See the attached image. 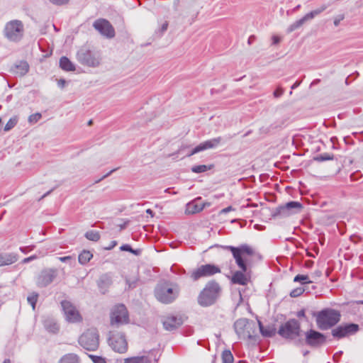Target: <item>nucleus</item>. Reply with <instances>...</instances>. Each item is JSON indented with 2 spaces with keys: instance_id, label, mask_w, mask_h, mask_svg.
<instances>
[{
  "instance_id": "1",
  "label": "nucleus",
  "mask_w": 363,
  "mask_h": 363,
  "mask_svg": "<svg viewBox=\"0 0 363 363\" xmlns=\"http://www.w3.org/2000/svg\"><path fill=\"white\" fill-rule=\"evenodd\" d=\"M221 247L232 252L235 263L240 269L233 274L232 283L242 286L247 285L250 279L247 257L255 255L253 248L247 244H242L238 247L225 245Z\"/></svg>"
},
{
  "instance_id": "2",
  "label": "nucleus",
  "mask_w": 363,
  "mask_h": 363,
  "mask_svg": "<svg viewBox=\"0 0 363 363\" xmlns=\"http://www.w3.org/2000/svg\"><path fill=\"white\" fill-rule=\"evenodd\" d=\"M341 314L337 310L326 308L315 314V320L320 330H328L335 326L340 320Z\"/></svg>"
},
{
  "instance_id": "3",
  "label": "nucleus",
  "mask_w": 363,
  "mask_h": 363,
  "mask_svg": "<svg viewBox=\"0 0 363 363\" xmlns=\"http://www.w3.org/2000/svg\"><path fill=\"white\" fill-rule=\"evenodd\" d=\"M179 291L177 284L169 282L160 283L155 287V296L160 302L168 304L177 298Z\"/></svg>"
},
{
  "instance_id": "4",
  "label": "nucleus",
  "mask_w": 363,
  "mask_h": 363,
  "mask_svg": "<svg viewBox=\"0 0 363 363\" xmlns=\"http://www.w3.org/2000/svg\"><path fill=\"white\" fill-rule=\"evenodd\" d=\"M220 292V287L216 281L208 282L198 297L199 304L203 307L213 305L218 298Z\"/></svg>"
},
{
  "instance_id": "5",
  "label": "nucleus",
  "mask_w": 363,
  "mask_h": 363,
  "mask_svg": "<svg viewBox=\"0 0 363 363\" xmlns=\"http://www.w3.org/2000/svg\"><path fill=\"white\" fill-rule=\"evenodd\" d=\"M24 24L18 19L11 20L6 23L3 34L10 42L18 43L24 36Z\"/></svg>"
},
{
  "instance_id": "6",
  "label": "nucleus",
  "mask_w": 363,
  "mask_h": 363,
  "mask_svg": "<svg viewBox=\"0 0 363 363\" xmlns=\"http://www.w3.org/2000/svg\"><path fill=\"white\" fill-rule=\"evenodd\" d=\"M79 345L86 350L95 351L99 345V335L96 328L86 330L79 338Z\"/></svg>"
},
{
  "instance_id": "7",
  "label": "nucleus",
  "mask_w": 363,
  "mask_h": 363,
  "mask_svg": "<svg viewBox=\"0 0 363 363\" xmlns=\"http://www.w3.org/2000/svg\"><path fill=\"white\" fill-rule=\"evenodd\" d=\"M301 332L300 323L292 318L282 324L277 333L284 339L294 340L300 336Z\"/></svg>"
},
{
  "instance_id": "8",
  "label": "nucleus",
  "mask_w": 363,
  "mask_h": 363,
  "mask_svg": "<svg viewBox=\"0 0 363 363\" xmlns=\"http://www.w3.org/2000/svg\"><path fill=\"white\" fill-rule=\"evenodd\" d=\"M110 318L111 325L116 328L128 323L129 315L125 305L118 304L115 306L111 310Z\"/></svg>"
},
{
  "instance_id": "9",
  "label": "nucleus",
  "mask_w": 363,
  "mask_h": 363,
  "mask_svg": "<svg viewBox=\"0 0 363 363\" xmlns=\"http://www.w3.org/2000/svg\"><path fill=\"white\" fill-rule=\"evenodd\" d=\"M76 57L80 64L90 67H96L100 64L97 55L84 47L77 51Z\"/></svg>"
},
{
  "instance_id": "10",
  "label": "nucleus",
  "mask_w": 363,
  "mask_h": 363,
  "mask_svg": "<svg viewBox=\"0 0 363 363\" xmlns=\"http://www.w3.org/2000/svg\"><path fill=\"white\" fill-rule=\"evenodd\" d=\"M234 328L240 339H254L252 330L255 328V324L250 323L247 318L237 320L234 323Z\"/></svg>"
},
{
  "instance_id": "11",
  "label": "nucleus",
  "mask_w": 363,
  "mask_h": 363,
  "mask_svg": "<svg viewBox=\"0 0 363 363\" xmlns=\"http://www.w3.org/2000/svg\"><path fill=\"white\" fill-rule=\"evenodd\" d=\"M302 209V204L298 201H289L284 206L277 208L272 213V216L287 217L296 213Z\"/></svg>"
},
{
  "instance_id": "12",
  "label": "nucleus",
  "mask_w": 363,
  "mask_h": 363,
  "mask_svg": "<svg viewBox=\"0 0 363 363\" xmlns=\"http://www.w3.org/2000/svg\"><path fill=\"white\" fill-rule=\"evenodd\" d=\"M57 276V270L53 268L43 269L36 277L38 287L44 288L50 285Z\"/></svg>"
},
{
  "instance_id": "13",
  "label": "nucleus",
  "mask_w": 363,
  "mask_h": 363,
  "mask_svg": "<svg viewBox=\"0 0 363 363\" xmlns=\"http://www.w3.org/2000/svg\"><path fill=\"white\" fill-rule=\"evenodd\" d=\"M220 272V269L218 266L215 264H207L201 265L196 270L193 271L191 274V278L194 281H197L201 277L213 276Z\"/></svg>"
},
{
  "instance_id": "14",
  "label": "nucleus",
  "mask_w": 363,
  "mask_h": 363,
  "mask_svg": "<svg viewBox=\"0 0 363 363\" xmlns=\"http://www.w3.org/2000/svg\"><path fill=\"white\" fill-rule=\"evenodd\" d=\"M108 343L111 348L118 353H124L128 350V342L122 333H111Z\"/></svg>"
},
{
  "instance_id": "15",
  "label": "nucleus",
  "mask_w": 363,
  "mask_h": 363,
  "mask_svg": "<svg viewBox=\"0 0 363 363\" xmlns=\"http://www.w3.org/2000/svg\"><path fill=\"white\" fill-rule=\"evenodd\" d=\"M61 306L65 315L66 320L70 323L80 322L82 319L76 307L69 301H62Z\"/></svg>"
},
{
  "instance_id": "16",
  "label": "nucleus",
  "mask_w": 363,
  "mask_h": 363,
  "mask_svg": "<svg viewBox=\"0 0 363 363\" xmlns=\"http://www.w3.org/2000/svg\"><path fill=\"white\" fill-rule=\"evenodd\" d=\"M359 329V325L356 323H347L341 325L332 330V335L334 337L340 339L347 336L355 334Z\"/></svg>"
},
{
  "instance_id": "17",
  "label": "nucleus",
  "mask_w": 363,
  "mask_h": 363,
  "mask_svg": "<svg viewBox=\"0 0 363 363\" xmlns=\"http://www.w3.org/2000/svg\"><path fill=\"white\" fill-rule=\"evenodd\" d=\"M94 28L102 35L107 38H113L115 35V29L110 22L104 18H100L94 22Z\"/></svg>"
},
{
  "instance_id": "18",
  "label": "nucleus",
  "mask_w": 363,
  "mask_h": 363,
  "mask_svg": "<svg viewBox=\"0 0 363 363\" xmlns=\"http://www.w3.org/2000/svg\"><path fill=\"white\" fill-rule=\"evenodd\" d=\"M326 342V337L323 333L311 329L306 333V342L312 347H318Z\"/></svg>"
},
{
  "instance_id": "19",
  "label": "nucleus",
  "mask_w": 363,
  "mask_h": 363,
  "mask_svg": "<svg viewBox=\"0 0 363 363\" xmlns=\"http://www.w3.org/2000/svg\"><path fill=\"white\" fill-rule=\"evenodd\" d=\"M222 141L221 137L215 138L206 141H204L203 143H200L199 145H197L196 147L192 149V150L187 154V156L190 157L193 155H195L198 152H200L201 151L208 150V149H213L217 147L220 142Z\"/></svg>"
},
{
  "instance_id": "20",
  "label": "nucleus",
  "mask_w": 363,
  "mask_h": 363,
  "mask_svg": "<svg viewBox=\"0 0 363 363\" xmlns=\"http://www.w3.org/2000/svg\"><path fill=\"white\" fill-rule=\"evenodd\" d=\"M182 324V318L176 316L167 317L163 321V325L164 329L169 331H172L177 329Z\"/></svg>"
},
{
  "instance_id": "21",
  "label": "nucleus",
  "mask_w": 363,
  "mask_h": 363,
  "mask_svg": "<svg viewBox=\"0 0 363 363\" xmlns=\"http://www.w3.org/2000/svg\"><path fill=\"white\" fill-rule=\"evenodd\" d=\"M204 208V204L199 202V200H194L186 204V214H194L201 211Z\"/></svg>"
},
{
  "instance_id": "22",
  "label": "nucleus",
  "mask_w": 363,
  "mask_h": 363,
  "mask_svg": "<svg viewBox=\"0 0 363 363\" xmlns=\"http://www.w3.org/2000/svg\"><path fill=\"white\" fill-rule=\"evenodd\" d=\"M18 258V255L16 253H1L0 254V267L13 264Z\"/></svg>"
},
{
  "instance_id": "23",
  "label": "nucleus",
  "mask_w": 363,
  "mask_h": 363,
  "mask_svg": "<svg viewBox=\"0 0 363 363\" xmlns=\"http://www.w3.org/2000/svg\"><path fill=\"white\" fill-rule=\"evenodd\" d=\"M29 70V65L26 61H21L18 64L15 65L13 68V72L19 76H24Z\"/></svg>"
},
{
  "instance_id": "24",
  "label": "nucleus",
  "mask_w": 363,
  "mask_h": 363,
  "mask_svg": "<svg viewBox=\"0 0 363 363\" xmlns=\"http://www.w3.org/2000/svg\"><path fill=\"white\" fill-rule=\"evenodd\" d=\"M60 67L62 69L67 72L75 70L74 65L69 60L68 57L65 56L60 59Z\"/></svg>"
},
{
  "instance_id": "25",
  "label": "nucleus",
  "mask_w": 363,
  "mask_h": 363,
  "mask_svg": "<svg viewBox=\"0 0 363 363\" xmlns=\"http://www.w3.org/2000/svg\"><path fill=\"white\" fill-rule=\"evenodd\" d=\"M259 328L260 333L262 336L266 337H271L275 335L276 334V328L273 326H267L264 328L261 321H258Z\"/></svg>"
},
{
  "instance_id": "26",
  "label": "nucleus",
  "mask_w": 363,
  "mask_h": 363,
  "mask_svg": "<svg viewBox=\"0 0 363 363\" xmlns=\"http://www.w3.org/2000/svg\"><path fill=\"white\" fill-rule=\"evenodd\" d=\"M43 325L48 332L52 333H56L59 330V325L53 319L51 318H46L44 320Z\"/></svg>"
},
{
  "instance_id": "27",
  "label": "nucleus",
  "mask_w": 363,
  "mask_h": 363,
  "mask_svg": "<svg viewBox=\"0 0 363 363\" xmlns=\"http://www.w3.org/2000/svg\"><path fill=\"white\" fill-rule=\"evenodd\" d=\"M310 21L309 18L308 17V16L306 14L303 17H302L301 18H300L299 20L295 21L294 23H293L292 24H291L286 29V32L288 33H292L293 31L297 30L298 28H299L300 27H301L304 23H306V21Z\"/></svg>"
},
{
  "instance_id": "28",
  "label": "nucleus",
  "mask_w": 363,
  "mask_h": 363,
  "mask_svg": "<svg viewBox=\"0 0 363 363\" xmlns=\"http://www.w3.org/2000/svg\"><path fill=\"white\" fill-rule=\"evenodd\" d=\"M59 363H79V359L77 354L69 353L64 355Z\"/></svg>"
},
{
  "instance_id": "29",
  "label": "nucleus",
  "mask_w": 363,
  "mask_h": 363,
  "mask_svg": "<svg viewBox=\"0 0 363 363\" xmlns=\"http://www.w3.org/2000/svg\"><path fill=\"white\" fill-rule=\"evenodd\" d=\"M93 255L92 253L89 250H83L78 257L79 262L81 264H86L88 263L90 259L92 258Z\"/></svg>"
},
{
  "instance_id": "30",
  "label": "nucleus",
  "mask_w": 363,
  "mask_h": 363,
  "mask_svg": "<svg viewBox=\"0 0 363 363\" xmlns=\"http://www.w3.org/2000/svg\"><path fill=\"white\" fill-rule=\"evenodd\" d=\"M125 363H151V361L146 357H133L125 359Z\"/></svg>"
},
{
  "instance_id": "31",
  "label": "nucleus",
  "mask_w": 363,
  "mask_h": 363,
  "mask_svg": "<svg viewBox=\"0 0 363 363\" xmlns=\"http://www.w3.org/2000/svg\"><path fill=\"white\" fill-rule=\"evenodd\" d=\"M221 358L223 363H233L234 361L233 355L229 350L223 351Z\"/></svg>"
},
{
  "instance_id": "32",
  "label": "nucleus",
  "mask_w": 363,
  "mask_h": 363,
  "mask_svg": "<svg viewBox=\"0 0 363 363\" xmlns=\"http://www.w3.org/2000/svg\"><path fill=\"white\" fill-rule=\"evenodd\" d=\"M39 294L37 292H32L27 297L28 303L32 306L33 310L35 309V305L38 299Z\"/></svg>"
},
{
  "instance_id": "33",
  "label": "nucleus",
  "mask_w": 363,
  "mask_h": 363,
  "mask_svg": "<svg viewBox=\"0 0 363 363\" xmlns=\"http://www.w3.org/2000/svg\"><path fill=\"white\" fill-rule=\"evenodd\" d=\"M212 167H213V165H208V166L205 165V164L195 165L191 167V171L194 173L199 174V173H202V172H205L208 170H210V169H211Z\"/></svg>"
},
{
  "instance_id": "34",
  "label": "nucleus",
  "mask_w": 363,
  "mask_h": 363,
  "mask_svg": "<svg viewBox=\"0 0 363 363\" xmlns=\"http://www.w3.org/2000/svg\"><path fill=\"white\" fill-rule=\"evenodd\" d=\"M84 236L89 240L94 242H96L100 239V234L96 230H89L85 233Z\"/></svg>"
},
{
  "instance_id": "35",
  "label": "nucleus",
  "mask_w": 363,
  "mask_h": 363,
  "mask_svg": "<svg viewBox=\"0 0 363 363\" xmlns=\"http://www.w3.org/2000/svg\"><path fill=\"white\" fill-rule=\"evenodd\" d=\"M327 8H328V5L323 4L321 6H320L319 8L306 13V15L308 16V17L309 18L310 20H312L315 16H316L319 15L320 13H321L322 12H323Z\"/></svg>"
},
{
  "instance_id": "36",
  "label": "nucleus",
  "mask_w": 363,
  "mask_h": 363,
  "mask_svg": "<svg viewBox=\"0 0 363 363\" xmlns=\"http://www.w3.org/2000/svg\"><path fill=\"white\" fill-rule=\"evenodd\" d=\"M294 281L301 282V284H311L314 282V281L309 279V277L308 275L304 274H297L294 277Z\"/></svg>"
},
{
  "instance_id": "37",
  "label": "nucleus",
  "mask_w": 363,
  "mask_h": 363,
  "mask_svg": "<svg viewBox=\"0 0 363 363\" xmlns=\"http://www.w3.org/2000/svg\"><path fill=\"white\" fill-rule=\"evenodd\" d=\"M333 155L330 153H323L319 155H317L314 157V160L317 162H324L328 160H333Z\"/></svg>"
},
{
  "instance_id": "38",
  "label": "nucleus",
  "mask_w": 363,
  "mask_h": 363,
  "mask_svg": "<svg viewBox=\"0 0 363 363\" xmlns=\"http://www.w3.org/2000/svg\"><path fill=\"white\" fill-rule=\"evenodd\" d=\"M111 284V279L107 275H103L101 277L99 281V287L102 288L103 286H108Z\"/></svg>"
},
{
  "instance_id": "39",
  "label": "nucleus",
  "mask_w": 363,
  "mask_h": 363,
  "mask_svg": "<svg viewBox=\"0 0 363 363\" xmlns=\"http://www.w3.org/2000/svg\"><path fill=\"white\" fill-rule=\"evenodd\" d=\"M16 123H17V119L16 118H10L4 126V130L5 131L10 130L16 125Z\"/></svg>"
},
{
  "instance_id": "40",
  "label": "nucleus",
  "mask_w": 363,
  "mask_h": 363,
  "mask_svg": "<svg viewBox=\"0 0 363 363\" xmlns=\"http://www.w3.org/2000/svg\"><path fill=\"white\" fill-rule=\"evenodd\" d=\"M304 291L305 289L303 287H297L290 292V296L293 298L298 297L301 296Z\"/></svg>"
},
{
  "instance_id": "41",
  "label": "nucleus",
  "mask_w": 363,
  "mask_h": 363,
  "mask_svg": "<svg viewBox=\"0 0 363 363\" xmlns=\"http://www.w3.org/2000/svg\"><path fill=\"white\" fill-rule=\"evenodd\" d=\"M138 278L135 277L133 279L126 278L125 281L127 285L128 286V289H132L136 287L137 283L138 281Z\"/></svg>"
},
{
  "instance_id": "42",
  "label": "nucleus",
  "mask_w": 363,
  "mask_h": 363,
  "mask_svg": "<svg viewBox=\"0 0 363 363\" xmlns=\"http://www.w3.org/2000/svg\"><path fill=\"white\" fill-rule=\"evenodd\" d=\"M41 118V114L40 113H36L32 114L28 118V121L32 123H37Z\"/></svg>"
},
{
  "instance_id": "43",
  "label": "nucleus",
  "mask_w": 363,
  "mask_h": 363,
  "mask_svg": "<svg viewBox=\"0 0 363 363\" xmlns=\"http://www.w3.org/2000/svg\"><path fill=\"white\" fill-rule=\"evenodd\" d=\"M94 363H106L104 358L93 354L89 355Z\"/></svg>"
},
{
  "instance_id": "44",
  "label": "nucleus",
  "mask_w": 363,
  "mask_h": 363,
  "mask_svg": "<svg viewBox=\"0 0 363 363\" xmlns=\"http://www.w3.org/2000/svg\"><path fill=\"white\" fill-rule=\"evenodd\" d=\"M345 18V15L344 14H340V15H337V16H335L334 18V21H333V23L335 25V26H338L340 23V22L344 20Z\"/></svg>"
},
{
  "instance_id": "45",
  "label": "nucleus",
  "mask_w": 363,
  "mask_h": 363,
  "mask_svg": "<svg viewBox=\"0 0 363 363\" xmlns=\"http://www.w3.org/2000/svg\"><path fill=\"white\" fill-rule=\"evenodd\" d=\"M284 89L281 87H278L273 93V95L275 98L280 97L284 94Z\"/></svg>"
},
{
  "instance_id": "46",
  "label": "nucleus",
  "mask_w": 363,
  "mask_h": 363,
  "mask_svg": "<svg viewBox=\"0 0 363 363\" xmlns=\"http://www.w3.org/2000/svg\"><path fill=\"white\" fill-rule=\"evenodd\" d=\"M34 249V246L33 245H31V246H26V247H20V250L24 253V254H26L28 253V252L33 250Z\"/></svg>"
},
{
  "instance_id": "47",
  "label": "nucleus",
  "mask_w": 363,
  "mask_h": 363,
  "mask_svg": "<svg viewBox=\"0 0 363 363\" xmlns=\"http://www.w3.org/2000/svg\"><path fill=\"white\" fill-rule=\"evenodd\" d=\"M52 4L55 5H64L68 3L69 0H49Z\"/></svg>"
},
{
  "instance_id": "48",
  "label": "nucleus",
  "mask_w": 363,
  "mask_h": 363,
  "mask_svg": "<svg viewBox=\"0 0 363 363\" xmlns=\"http://www.w3.org/2000/svg\"><path fill=\"white\" fill-rule=\"evenodd\" d=\"M120 250L121 251H127V252H131L133 248L131 247V246L130 245L125 244L120 247Z\"/></svg>"
},
{
  "instance_id": "49",
  "label": "nucleus",
  "mask_w": 363,
  "mask_h": 363,
  "mask_svg": "<svg viewBox=\"0 0 363 363\" xmlns=\"http://www.w3.org/2000/svg\"><path fill=\"white\" fill-rule=\"evenodd\" d=\"M117 169V168L116 169H113L112 170H111L110 172H108L107 174H106L105 175H104L101 178H100L99 179L96 180L95 182V183H99V182H101V180H103L104 179L108 177V176H110L113 172H115L116 170Z\"/></svg>"
},
{
  "instance_id": "50",
  "label": "nucleus",
  "mask_w": 363,
  "mask_h": 363,
  "mask_svg": "<svg viewBox=\"0 0 363 363\" xmlns=\"http://www.w3.org/2000/svg\"><path fill=\"white\" fill-rule=\"evenodd\" d=\"M272 45H277L278 43H280L281 38H280V37H279L277 35H273L272 38Z\"/></svg>"
},
{
  "instance_id": "51",
  "label": "nucleus",
  "mask_w": 363,
  "mask_h": 363,
  "mask_svg": "<svg viewBox=\"0 0 363 363\" xmlns=\"http://www.w3.org/2000/svg\"><path fill=\"white\" fill-rule=\"evenodd\" d=\"M322 276V272L320 271V270H315L313 274H312V277L314 278V279H318L319 277H320Z\"/></svg>"
},
{
  "instance_id": "52",
  "label": "nucleus",
  "mask_w": 363,
  "mask_h": 363,
  "mask_svg": "<svg viewBox=\"0 0 363 363\" xmlns=\"http://www.w3.org/2000/svg\"><path fill=\"white\" fill-rule=\"evenodd\" d=\"M58 259L62 262H67L69 260H72V257L71 256H65V257H60Z\"/></svg>"
},
{
  "instance_id": "53",
  "label": "nucleus",
  "mask_w": 363,
  "mask_h": 363,
  "mask_svg": "<svg viewBox=\"0 0 363 363\" xmlns=\"http://www.w3.org/2000/svg\"><path fill=\"white\" fill-rule=\"evenodd\" d=\"M37 258V256L36 255H32V256H30L28 257H26L23 260V263H28V262H30L34 259H35Z\"/></svg>"
},
{
  "instance_id": "54",
  "label": "nucleus",
  "mask_w": 363,
  "mask_h": 363,
  "mask_svg": "<svg viewBox=\"0 0 363 363\" xmlns=\"http://www.w3.org/2000/svg\"><path fill=\"white\" fill-rule=\"evenodd\" d=\"M233 208L232 206H228L227 208H223L220 211V214H225L231 211H233Z\"/></svg>"
},
{
  "instance_id": "55",
  "label": "nucleus",
  "mask_w": 363,
  "mask_h": 363,
  "mask_svg": "<svg viewBox=\"0 0 363 363\" xmlns=\"http://www.w3.org/2000/svg\"><path fill=\"white\" fill-rule=\"evenodd\" d=\"M116 245H117V241L113 240V241H111V242L109 246L105 247V250H111V249H113Z\"/></svg>"
},
{
  "instance_id": "56",
  "label": "nucleus",
  "mask_w": 363,
  "mask_h": 363,
  "mask_svg": "<svg viewBox=\"0 0 363 363\" xmlns=\"http://www.w3.org/2000/svg\"><path fill=\"white\" fill-rule=\"evenodd\" d=\"M65 84H66V81L63 79H60L57 82V85L60 88H63L65 86Z\"/></svg>"
},
{
  "instance_id": "57",
  "label": "nucleus",
  "mask_w": 363,
  "mask_h": 363,
  "mask_svg": "<svg viewBox=\"0 0 363 363\" xmlns=\"http://www.w3.org/2000/svg\"><path fill=\"white\" fill-rule=\"evenodd\" d=\"M168 28V23L167 21H165L162 25V27H161V32L162 33H164V31L167 30Z\"/></svg>"
},
{
  "instance_id": "58",
  "label": "nucleus",
  "mask_w": 363,
  "mask_h": 363,
  "mask_svg": "<svg viewBox=\"0 0 363 363\" xmlns=\"http://www.w3.org/2000/svg\"><path fill=\"white\" fill-rule=\"evenodd\" d=\"M297 316L298 318L305 317L306 316L305 311L303 309H302V310L298 311Z\"/></svg>"
},
{
  "instance_id": "59",
  "label": "nucleus",
  "mask_w": 363,
  "mask_h": 363,
  "mask_svg": "<svg viewBox=\"0 0 363 363\" xmlns=\"http://www.w3.org/2000/svg\"><path fill=\"white\" fill-rule=\"evenodd\" d=\"M301 84V82L296 81L291 87V89H295Z\"/></svg>"
},
{
  "instance_id": "60",
  "label": "nucleus",
  "mask_w": 363,
  "mask_h": 363,
  "mask_svg": "<svg viewBox=\"0 0 363 363\" xmlns=\"http://www.w3.org/2000/svg\"><path fill=\"white\" fill-rule=\"evenodd\" d=\"M141 252V250L140 249L134 250L133 249L131 251V253L135 255H139Z\"/></svg>"
},
{
  "instance_id": "61",
  "label": "nucleus",
  "mask_w": 363,
  "mask_h": 363,
  "mask_svg": "<svg viewBox=\"0 0 363 363\" xmlns=\"http://www.w3.org/2000/svg\"><path fill=\"white\" fill-rule=\"evenodd\" d=\"M255 38V37L254 35L250 36L248 38V44H251L254 41Z\"/></svg>"
},
{
  "instance_id": "62",
  "label": "nucleus",
  "mask_w": 363,
  "mask_h": 363,
  "mask_svg": "<svg viewBox=\"0 0 363 363\" xmlns=\"http://www.w3.org/2000/svg\"><path fill=\"white\" fill-rule=\"evenodd\" d=\"M179 4V0L174 1V6L175 10H177V8Z\"/></svg>"
},
{
  "instance_id": "63",
  "label": "nucleus",
  "mask_w": 363,
  "mask_h": 363,
  "mask_svg": "<svg viewBox=\"0 0 363 363\" xmlns=\"http://www.w3.org/2000/svg\"><path fill=\"white\" fill-rule=\"evenodd\" d=\"M146 213L147 214H150L151 216H153V215H154L153 211L150 208L147 209Z\"/></svg>"
},
{
  "instance_id": "64",
  "label": "nucleus",
  "mask_w": 363,
  "mask_h": 363,
  "mask_svg": "<svg viewBox=\"0 0 363 363\" xmlns=\"http://www.w3.org/2000/svg\"><path fill=\"white\" fill-rule=\"evenodd\" d=\"M52 191V189L48 191V192H46L45 194H43L41 197V199H43L45 198V196H47L48 195H49L50 194V192Z\"/></svg>"
}]
</instances>
